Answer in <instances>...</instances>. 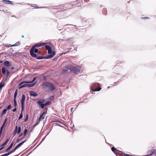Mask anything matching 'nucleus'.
<instances>
[{"instance_id": "obj_8", "label": "nucleus", "mask_w": 156, "mask_h": 156, "mask_svg": "<svg viewBox=\"0 0 156 156\" xmlns=\"http://www.w3.org/2000/svg\"><path fill=\"white\" fill-rule=\"evenodd\" d=\"M26 141V140H25L23 141L21 143H20L18 145H17L14 149H15V150H16L19 147H20Z\"/></svg>"}, {"instance_id": "obj_17", "label": "nucleus", "mask_w": 156, "mask_h": 156, "mask_svg": "<svg viewBox=\"0 0 156 156\" xmlns=\"http://www.w3.org/2000/svg\"><path fill=\"white\" fill-rule=\"evenodd\" d=\"M17 90H16V91L15 92L14 94V100H16V97H17Z\"/></svg>"}, {"instance_id": "obj_30", "label": "nucleus", "mask_w": 156, "mask_h": 156, "mask_svg": "<svg viewBox=\"0 0 156 156\" xmlns=\"http://www.w3.org/2000/svg\"><path fill=\"white\" fill-rule=\"evenodd\" d=\"M98 84V83H95L92 84L91 85V87L92 88H94L96 86V85H97Z\"/></svg>"}, {"instance_id": "obj_1", "label": "nucleus", "mask_w": 156, "mask_h": 156, "mask_svg": "<svg viewBox=\"0 0 156 156\" xmlns=\"http://www.w3.org/2000/svg\"><path fill=\"white\" fill-rule=\"evenodd\" d=\"M42 87L47 92H50L55 89V87L53 84L47 82L43 83Z\"/></svg>"}, {"instance_id": "obj_22", "label": "nucleus", "mask_w": 156, "mask_h": 156, "mask_svg": "<svg viewBox=\"0 0 156 156\" xmlns=\"http://www.w3.org/2000/svg\"><path fill=\"white\" fill-rule=\"evenodd\" d=\"M69 69V68L67 67H64L63 68V71L64 72L67 71Z\"/></svg>"}, {"instance_id": "obj_38", "label": "nucleus", "mask_w": 156, "mask_h": 156, "mask_svg": "<svg viewBox=\"0 0 156 156\" xmlns=\"http://www.w3.org/2000/svg\"><path fill=\"white\" fill-rule=\"evenodd\" d=\"M27 132V129H25L24 133H23L24 136H25L26 135Z\"/></svg>"}, {"instance_id": "obj_20", "label": "nucleus", "mask_w": 156, "mask_h": 156, "mask_svg": "<svg viewBox=\"0 0 156 156\" xmlns=\"http://www.w3.org/2000/svg\"><path fill=\"white\" fill-rule=\"evenodd\" d=\"M20 42L19 41H18L16 43H15L14 44L12 45V46H16L20 45Z\"/></svg>"}, {"instance_id": "obj_37", "label": "nucleus", "mask_w": 156, "mask_h": 156, "mask_svg": "<svg viewBox=\"0 0 156 156\" xmlns=\"http://www.w3.org/2000/svg\"><path fill=\"white\" fill-rule=\"evenodd\" d=\"M14 106L16 107L17 105V103L16 102V100H14Z\"/></svg>"}, {"instance_id": "obj_15", "label": "nucleus", "mask_w": 156, "mask_h": 156, "mask_svg": "<svg viewBox=\"0 0 156 156\" xmlns=\"http://www.w3.org/2000/svg\"><path fill=\"white\" fill-rule=\"evenodd\" d=\"M45 101V99H40L37 102V103H42L43 102H44Z\"/></svg>"}, {"instance_id": "obj_18", "label": "nucleus", "mask_w": 156, "mask_h": 156, "mask_svg": "<svg viewBox=\"0 0 156 156\" xmlns=\"http://www.w3.org/2000/svg\"><path fill=\"white\" fill-rule=\"evenodd\" d=\"M46 113V112H43L42 114H41L40 116V117L39 118V119L40 120H41V119H44V117H43V115L45 114V113Z\"/></svg>"}, {"instance_id": "obj_41", "label": "nucleus", "mask_w": 156, "mask_h": 156, "mask_svg": "<svg viewBox=\"0 0 156 156\" xmlns=\"http://www.w3.org/2000/svg\"><path fill=\"white\" fill-rule=\"evenodd\" d=\"M54 98V96H51L50 98V99L51 100H52V99H53Z\"/></svg>"}, {"instance_id": "obj_52", "label": "nucleus", "mask_w": 156, "mask_h": 156, "mask_svg": "<svg viewBox=\"0 0 156 156\" xmlns=\"http://www.w3.org/2000/svg\"><path fill=\"white\" fill-rule=\"evenodd\" d=\"M2 62V61H0V63H1Z\"/></svg>"}, {"instance_id": "obj_11", "label": "nucleus", "mask_w": 156, "mask_h": 156, "mask_svg": "<svg viewBox=\"0 0 156 156\" xmlns=\"http://www.w3.org/2000/svg\"><path fill=\"white\" fill-rule=\"evenodd\" d=\"M101 87H98L94 89H91V90L94 92H95V91H99L100 90H101Z\"/></svg>"}, {"instance_id": "obj_23", "label": "nucleus", "mask_w": 156, "mask_h": 156, "mask_svg": "<svg viewBox=\"0 0 156 156\" xmlns=\"http://www.w3.org/2000/svg\"><path fill=\"white\" fill-rule=\"evenodd\" d=\"M7 111V109H6V108L4 109L3 111H2V112L1 113V116L3 115L4 114H5L6 113V112Z\"/></svg>"}, {"instance_id": "obj_27", "label": "nucleus", "mask_w": 156, "mask_h": 156, "mask_svg": "<svg viewBox=\"0 0 156 156\" xmlns=\"http://www.w3.org/2000/svg\"><path fill=\"white\" fill-rule=\"evenodd\" d=\"M112 151L114 153L115 151H118L114 147H112L111 148Z\"/></svg>"}, {"instance_id": "obj_4", "label": "nucleus", "mask_w": 156, "mask_h": 156, "mask_svg": "<svg viewBox=\"0 0 156 156\" xmlns=\"http://www.w3.org/2000/svg\"><path fill=\"white\" fill-rule=\"evenodd\" d=\"M70 69L75 73L78 74L81 70V67L80 66L73 67H72Z\"/></svg>"}, {"instance_id": "obj_54", "label": "nucleus", "mask_w": 156, "mask_h": 156, "mask_svg": "<svg viewBox=\"0 0 156 156\" xmlns=\"http://www.w3.org/2000/svg\"><path fill=\"white\" fill-rule=\"evenodd\" d=\"M19 140V139H17V141H18Z\"/></svg>"}, {"instance_id": "obj_29", "label": "nucleus", "mask_w": 156, "mask_h": 156, "mask_svg": "<svg viewBox=\"0 0 156 156\" xmlns=\"http://www.w3.org/2000/svg\"><path fill=\"white\" fill-rule=\"evenodd\" d=\"M51 103L50 101H48L44 104V106H48Z\"/></svg>"}, {"instance_id": "obj_42", "label": "nucleus", "mask_w": 156, "mask_h": 156, "mask_svg": "<svg viewBox=\"0 0 156 156\" xmlns=\"http://www.w3.org/2000/svg\"><path fill=\"white\" fill-rule=\"evenodd\" d=\"M5 145H6V144H5V143H4L3 144H2V145H1V147H2L3 146H5Z\"/></svg>"}, {"instance_id": "obj_13", "label": "nucleus", "mask_w": 156, "mask_h": 156, "mask_svg": "<svg viewBox=\"0 0 156 156\" xmlns=\"http://www.w3.org/2000/svg\"><path fill=\"white\" fill-rule=\"evenodd\" d=\"M33 57L36 58L37 59H44V57L43 56H37L36 55V57Z\"/></svg>"}, {"instance_id": "obj_12", "label": "nucleus", "mask_w": 156, "mask_h": 156, "mask_svg": "<svg viewBox=\"0 0 156 156\" xmlns=\"http://www.w3.org/2000/svg\"><path fill=\"white\" fill-rule=\"evenodd\" d=\"M4 64L7 67L10 66V62L9 61H6L4 62Z\"/></svg>"}, {"instance_id": "obj_36", "label": "nucleus", "mask_w": 156, "mask_h": 156, "mask_svg": "<svg viewBox=\"0 0 156 156\" xmlns=\"http://www.w3.org/2000/svg\"><path fill=\"white\" fill-rule=\"evenodd\" d=\"M7 120H8V119L7 117H6L4 121V123H3V124H4V125H5V124H6V122H7Z\"/></svg>"}, {"instance_id": "obj_55", "label": "nucleus", "mask_w": 156, "mask_h": 156, "mask_svg": "<svg viewBox=\"0 0 156 156\" xmlns=\"http://www.w3.org/2000/svg\"><path fill=\"white\" fill-rule=\"evenodd\" d=\"M114 83L116 84V83L115 82Z\"/></svg>"}, {"instance_id": "obj_45", "label": "nucleus", "mask_w": 156, "mask_h": 156, "mask_svg": "<svg viewBox=\"0 0 156 156\" xmlns=\"http://www.w3.org/2000/svg\"><path fill=\"white\" fill-rule=\"evenodd\" d=\"M4 148V147H2L0 148V151L3 149Z\"/></svg>"}, {"instance_id": "obj_9", "label": "nucleus", "mask_w": 156, "mask_h": 156, "mask_svg": "<svg viewBox=\"0 0 156 156\" xmlns=\"http://www.w3.org/2000/svg\"><path fill=\"white\" fill-rule=\"evenodd\" d=\"M30 93L31 96H33L34 97H37L38 96V94L36 92L33 91H30Z\"/></svg>"}, {"instance_id": "obj_32", "label": "nucleus", "mask_w": 156, "mask_h": 156, "mask_svg": "<svg viewBox=\"0 0 156 156\" xmlns=\"http://www.w3.org/2000/svg\"><path fill=\"white\" fill-rule=\"evenodd\" d=\"M11 108V104H10L8 105L7 108H6V109H7V110H9Z\"/></svg>"}, {"instance_id": "obj_35", "label": "nucleus", "mask_w": 156, "mask_h": 156, "mask_svg": "<svg viewBox=\"0 0 156 156\" xmlns=\"http://www.w3.org/2000/svg\"><path fill=\"white\" fill-rule=\"evenodd\" d=\"M38 49L37 48H35L34 49V52L35 53H38Z\"/></svg>"}, {"instance_id": "obj_6", "label": "nucleus", "mask_w": 156, "mask_h": 156, "mask_svg": "<svg viewBox=\"0 0 156 156\" xmlns=\"http://www.w3.org/2000/svg\"><path fill=\"white\" fill-rule=\"evenodd\" d=\"M55 55V52H52L51 55H48L47 56L44 57V59H49L51 58H52Z\"/></svg>"}, {"instance_id": "obj_16", "label": "nucleus", "mask_w": 156, "mask_h": 156, "mask_svg": "<svg viewBox=\"0 0 156 156\" xmlns=\"http://www.w3.org/2000/svg\"><path fill=\"white\" fill-rule=\"evenodd\" d=\"M37 104H38L39 106L41 107L42 108H44V106H45L44 104L41 103H37Z\"/></svg>"}, {"instance_id": "obj_49", "label": "nucleus", "mask_w": 156, "mask_h": 156, "mask_svg": "<svg viewBox=\"0 0 156 156\" xmlns=\"http://www.w3.org/2000/svg\"><path fill=\"white\" fill-rule=\"evenodd\" d=\"M73 107L71 108V110H70L71 112H72L73 111Z\"/></svg>"}, {"instance_id": "obj_2", "label": "nucleus", "mask_w": 156, "mask_h": 156, "mask_svg": "<svg viewBox=\"0 0 156 156\" xmlns=\"http://www.w3.org/2000/svg\"><path fill=\"white\" fill-rule=\"evenodd\" d=\"M45 44H46L42 43L39 44H35L31 48L30 51V54L31 55L32 57H36V54H34V50L35 48L36 47H41L44 46Z\"/></svg>"}, {"instance_id": "obj_26", "label": "nucleus", "mask_w": 156, "mask_h": 156, "mask_svg": "<svg viewBox=\"0 0 156 156\" xmlns=\"http://www.w3.org/2000/svg\"><path fill=\"white\" fill-rule=\"evenodd\" d=\"M44 47L47 50H49L51 48V47L49 45H46Z\"/></svg>"}, {"instance_id": "obj_31", "label": "nucleus", "mask_w": 156, "mask_h": 156, "mask_svg": "<svg viewBox=\"0 0 156 156\" xmlns=\"http://www.w3.org/2000/svg\"><path fill=\"white\" fill-rule=\"evenodd\" d=\"M2 2H5V3H6V4H8V3H7V2H10L11 4H12V2L11 1H9V0H2Z\"/></svg>"}, {"instance_id": "obj_21", "label": "nucleus", "mask_w": 156, "mask_h": 156, "mask_svg": "<svg viewBox=\"0 0 156 156\" xmlns=\"http://www.w3.org/2000/svg\"><path fill=\"white\" fill-rule=\"evenodd\" d=\"M2 73L3 75H5L6 72V69L5 67H2Z\"/></svg>"}, {"instance_id": "obj_25", "label": "nucleus", "mask_w": 156, "mask_h": 156, "mask_svg": "<svg viewBox=\"0 0 156 156\" xmlns=\"http://www.w3.org/2000/svg\"><path fill=\"white\" fill-rule=\"evenodd\" d=\"M5 86V84L4 82L0 83V89H1V88H2L3 87H4Z\"/></svg>"}, {"instance_id": "obj_48", "label": "nucleus", "mask_w": 156, "mask_h": 156, "mask_svg": "<svg viewBox=\"0 0 156 156\" xmlns=\"http://www.w3.org/2000/svg\"><path fill=\"white\" fill-rule=\"evenodd\" d=\"M0 156H6V155L5 154Z\"/></svg>"}, {"instance_id": "obj_40", "label": "nucleus", "mask_w": 156, "mask_h": 156, "mask_svg": "<svg viewBox=\"0 0 156 156\" xmlns=\"http://www.w3.org/2000/svg\"><path fill=\"white\" fill-rule=\"evenodd\" d=\"M10 74L9 72L8 71H7V76H8Z\"/></svg>"}, {"instance_id": "obj_28", "label": "nucleus", "mask_w": 156, "mask_h": 156, "mask_svg": "<svg viewBox=\"0 0 156 156\" xmlns=\"http://www.w3.org/2000/svg\"><path fill=\"white\" fill-rule=\"evenodd\" d=\"M12 45L10 44H5V45H4L6 47H10L12 46Z\"/></svg>"}, {"instance_id": "obj_24", "label": "nucleus", "mask_w": 156, "mask_h": 156, "mask_svg": "<svg viewBox=\"0 0 156 156\" xmlns=\"http://www.w3.org/2000/svg\"><path fill=\"white\" fill-rule=\"evenodd\" d=\"M18 127L17 126H16L15 129V130L14 131L13 134L14 135H15L18 132Z\"/></svg>"}, {"instance_id": "obj_3", "label": "nucleus", "mask_w": 156, "mask_h": 156, "mask_svg": "<svg viewBox=\"0 0 156 156\" xmlns=\"http://www.w3.org/2000/svg\"><path fill=\"white\" fill-rule=\"evenodd\" d=\"M26 97L24 94H23L22 95V98L21 100V112L20 114V116L19 117L18 119L20 120L23 117V112L24 111V102L25 99Z\"/></svg>"}, {"instance_id": "obj_44", "label": "nucleus", "mask_w": 156, "mask_h": 156, "mask_svg": "<svg viewBox=\"0 0 156 156\" xmlns=\"http://www.w3.org/2000/svg\"><path fill=\"white\" fill-rule=\"evenodd\" d=\"M23 135V133H21V134H20V135L19 136V137H20L21 136Z\"/></svg>"}, {"instance_id": "obj_46", "label": "nucleus", "mask_w": 156, "mask_h": 156, "mask_svg": "<svg viewBox=\"0 0 156 156\" xmlns=\"http://www.w3.org/2000/svg\"><path fill=\"white\" fill-rule=\"evenodd\" d=\"M9 138H8L6 140V142H7V143H8L9 141Z\"/></svg>"}, {"instance_id": "obj_7", "label": "nucleus", "mask_w": 156, "mask_h": 156, "mask_svg": "<svg viewBox=\"0 0 156 156\" xmlns=\"http://www.w3.org/2000/svg\"><path fill=\"white\" fill-rule=\"evenodd\" d=\"M36 77H34L32 81H23L21 82L20 84V85H21L22 84H23L24 83H31L33 82L36 80Z\"/></svg>"}, {"instance_id": "obj_5", "label": "nucleus", "mask_w": 156, "mask_h": 156, "mask_svg": "<svg viewBox=\"0 0 156 156\" xmlns=\"http://www.w3.org/2000/svg\"><path fill=\"white\" fill-rule=\"evenodd\" d=\"M36 83V82L32 83L31 84H23L22 85V84H21V85L19 86L20 87H19V89H21L22 88L24 87H32L35 85Z\"/></svg>"}, {"instance_id": "obj_57", "label": "nucleus", "mask_w": 156, "mask_h": 156, "mask_svg": "<svg viewBox=\"0 0 156 156\" xmlns=\"http://www.w3.org/2000/svg\"><path fill=\"white\" fill-rule=\"evenodd\" d=\"M68 49H69V50H70V49H69V48H68Z\"/></svg>"}, {"instance_id": "obj_43", "label": "nucleus", "mask_w": 156, "mask_h": 156, "mask_svg": "<svg viewBox=\"0 0 156 156\" xmlns=\"http://www.w3.org/2000/svg\"><path fill=\"white\" fill-rule=\"evenodd\" d=\"M142 18L144 19H148V18L147 17H142Z\"/></svg>"}, {"instance_id": "obj_10", "label": "nucleus", "mask_w": 156, "mask_h": 156, "mask_svg": "<svg viewBox=\"0 0 156 156\" xmlns=\"http://www.w3.org/2000/svg\"><path fill=\"white\" fill-rule=\"evenodd\" d=\"M13 144V142H12L9 147L6 150L5 152H7L9 151L12 147Z\"/></svg>"}, {"instance_id": "obj_47", "label": "nucleus", "mask_w": 156, "mask_h": 156, "mask_svg": "<svg viewBox=\"0 0 156 156\" xmlns=\"http://www.w3.org/2000/svg\"><path fill=\"white\" fill-rule=\"evenodd\" d=\"M28 119V118H26V119L24 120V121H27V120Z\"/></svg>"}, {"instance_id": "obj_51", "label": "nucleus", "mask_w": 156, "mask_h": 156, "mask_svg": "<svg viewBox=\"0 0 156 156\" xmlns=\"http://www.w3.org/2000/svg\"><path fill=\"white\" fill-rule=\"evenodd\" d=\"M5 144L6 145L7 143H8L7 142L5 141Z\"/></svg>"}, {"instance_id": "obj_14", "label": "nucleus", "mask_w": 156, "mask_h": 156, "mask_svg": "<svg viewBox=\"0 0 156 156\" xmlns=\"http://www.w3.org/2000/svg\"><path fill=\"white\" fill-rule=\"evenodd\" d=\"M16 150L14 149L13 150L10 151L8 153H5L6 155V156H8V155H10V154H12V153L13 152H14Z\"/></svg>"}, {"instance_id": "obj_56", "label": "nucleus", "mask_w": 156, "mask_h": 156, "mask_svg": "<svg viewBox=\"0 0 156 156\" xmlns=\"http://www.w3.org/2000/svg\"><path fill=\"white\" fill-rule=\"evenodd\" d=\"M114 74H116H116H116V73H114Z\"/></svg>"}, {"instance_id": "obj_53", "label": "nucleus", "mask_w": 156, "mask_h": 156, "mask_svg": "<svg viewBox=\"0 0 156 156\" xmlns=\"http://www.w3.org/2000/svg\"><path fill=\"white\" fill-rule=\"evenodd\" d=\"M22 37H23V38L24 37V35H22Z\"/></svg>"}, {"instance_id": "obj_50", "label": "nucleus", "mask_w": 156, "mask_h": 156, "mask_svg": "<svg viewBox=\"0 0 156 156\" xmlns=\"http://www.w3.org/2000/svg\"><path fill=\"white\" fill-rule=\"evenodd\" d=\"M26 118L28 119V115H26Z\"/></svg>"}, {"instance_id": "obj_34", "label": "nucleus", "mask_w": 156, "mask_h": 156, "mask_svg": "<svg viewBox=\"0 0 156 156\" xmlns=\"http://www.w3.org/2000/svg\"><path fill=\"white\" fill-rule=\"evenodd\" d=\"M18 131L17 132V133H19L21 131V127L20 126H19V127L18 128Z\"/></svg>"}, {"instance_id": "obj_39", "label": "nucleus", "mask_w": 156, "mask_h": 156, "mask_svg": "<svg viewBox=\"0 0 156 156\" xmlns=\"http://www.w3.org/2000/svg\"><path fill=\"white\" fill-rule=\"evenodd\" d=\"M17 110V108H15L14 109H13L12 110V111L13 112H15L16 111V110Z\"/></svg>"}, {"instance_id": "obj_19", "label": "nucleus", "mask_w": 156, "mask_h": 156, "mask_svg": "<svg viewBox=\"0 0 156 156\" xmlns=\"http://www.w3.org/2000/svg\"><path fill=\"white\" fill-rule=\"evenodd\" d=\"M150 151L151 152V153H150L151 155L154 154H156V150L152 149Z\"/></svg>"}, {"instance_id": "obj_33", "label": "nucleus", "mask_w": 156, "mask_h": 156, "mask_svg": "<svg viewBox=\"0 0 156 156\" xmlns=\"http://www.w3.org/2000/svg\"><path fill=\"white\" fill-rule=\"evenodd\" d=\"M48 52L49 54H50L52 53L51 48L48 50Z\"/></svg>"}]
</instances>
